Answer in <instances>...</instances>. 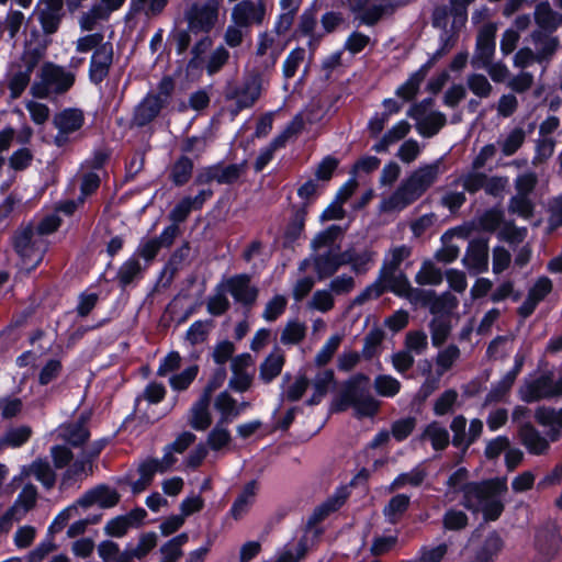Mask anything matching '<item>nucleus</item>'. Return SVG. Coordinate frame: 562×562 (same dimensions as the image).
Returning a JSON list of instances; mask_svg holds the SVG:
<instances>
[{"label":"nucleus","instance_id":"6ab92c4d","mask_svg":"<svg viewBox=\"0 0 562 562\" xmlns=\"http://www.w3.org/2000/svg\"><path fill=\"white\" fill-rule=\"evenodd\" d=\"M113 59L111 43L100 45L93 53L90 61V78L93 82H101L108 75Z\"/></svg>","mask_w":562,"mask_h":562},{"label":"nucleus","instance_id":"39448f33","mask_svg":"<svg viewBox=\"0 0 562 562\" xmlns=\"http://www.w3.org/2000/svg\"><path fill=\"white\" fill-rule=\"evenodd\" d=\"M411 283L403 273H384L379 281L367 286L359 295L353 299V304L361 305L369 300L379 297L385 290L392 291L394 294L405 297Z\"/></svg>","mask_w":562,"mask_h":562},{"label":"nucleus","instance_id":"4d7b16f0","mask_svg":"<svg viewBox=\"0 0 562 562\" xmlns=\"http://www.w3.org/2000/svg\"><path fill=\"white\" fill-rule=\"evenodd\" d=\"M342 340V335L335 334L331 335L323 345V347L318 350L315 356V362L317 366L327 364L333 358L334 353L337 351L340 342Z\"/></svg>","mask_w":562,"mask_h":562},{"label":"nucleus","instance_id":"ea45409f","mask_svg":"<svg viewBox=\"0 0 562 562\" xmlns=\"http://www.w3.org/2000/svg\"><path fill=\"white\" fill-rule=\"evenodd\" d=\"M422 439L429 440L435 450H443L449 445V432L438 422H432L424 429Z\"/></svg>","mask_w":562,"mask_h":562},{"label":"nucleus","instance_id":"338daca9","mask_svg":"<svg viewBox=\"0 0 562 562\" xmlns=\"http://www.w3.org/2000/svg\"><path fill=\"white\" fill-rule=\"evenodd\" d=\"M192 169H193V164L189 158H187V157L180 158L175 164V166L172 168V172H171L172 181L177 186L184 184L190 179Z\"/></svg>","mask_w":562,"mask_h":562},{"label":"nucleus","instance_id":"6e6552de","mask_svg":"<svg viewBox=\"0 0 562 562\" xmlns=\"http://www.w3.org/2000/svg\"><path fill=\"white\" fill-rule=\"evenodd\" d=\"M269 80L263 71L252 69L245 78L243 86L235 92L236 109L234 114L244 109L251 108L260 98L262 90Z\"/></svg>","mask_w":562,"mask_h":562},{"label":"nucleus","instance_id":"a19ab883","mask_svg":"<svg viewBox=\"0 0 562 562\" xmlns=\"http://www.w3.org/2000/svg\"><path fill=\"white\" fill-rule=\"evenodd\" d=\"M426 473L420 468H415L407 473H402L394 479L392 483L393 488L397 490H412L422 486L425 481Z\"/></svg>","mask_w":562,"mask_h":562},{"label":"nucleus","instance_id":"473e14b6","mask_svg":"<svg viewBox=\"0 0 562 562\" xmlns=\"http://www.w3.org/2000/svg\"><path fill=\"white\" fill-rule=\"evenodd\" d=\"M214 408L221 415L220 423H229L240 415V406L227 392H221L215 397Z\"/></svg>","mask_w":562,"mask_h":562},{"label":"nucleus","instance_id":"a18cd8bd","mask_svg":"<svg viewBox=\"0 0 562 562\" xmlns=\"http://www.w3.org/2000/svg\"><path fill=\"white\" fill-rule=\"evenodd\" d=\"M306 334V326L299 321H290L282 329L280 340L283 345H296L301 342Z\"/></svg>","mask_w":562,"mask_h":562},{"label":"nucleus","instance_id":"f03ea898","mask_svg":"<svg viewBox=\"0 0 562 562\" xmlns=\"http://www.w3.org/2000/svg\"><path fill=\"white\" fill-rule=\"evenodd\" d=\"M75 82V75L63 67L46 63L41 68L40 80L31 87V93L36 98H46L50 91L65 92Z\"/></svg>","mask_w":562,"mask_h":562},{"label":"nucleus","instance_id":"4c0bfd02","mask_svg":"<svg viewBox=\"0 0 562 562\" xmlns=\"http://www.w3.org/2000/svg\"><path fill=\"white\" fill-rule=\"evenodd\" d=\"M161 461L151 460L142 464L138 469V479L131 483L134 492H142L149 487L153 475L156 471L166 469Z\"/></svg>","mask_w":562,"mask_h":562},{"label":"nucleus","instance_id":"79ce46f5","mask_svg":"<svg viewBox=\"0 0 562 562\" xmlns=\"http://www.w3.org/2000/svg\"><path fill=\"white\" fill-rule=\"evenodd\" d=\"M427 69L428 67L424 66L414 72L402 86L397 88L396 94L404 100L413 99L426 77Z\"/></svg>","mask_w":562,"mask_h":562},{"label":"nucleus","instance_id":"e433bc0d","mask_svg":"<svg viewBox=\"0 0 562 562\" xmlns=\"http://www.w3.org/2000/svg\"><path fill=\"white\" fill-rule=\"evenodd\" d=\"M210 400L201 396V398L192 406L190 411V425L195 430H205L212 423L209 412Z\"/></svg>","mask_w":562,"mask_h":562},{"label":"nucleus","instance_id":"c9c22d12","mask_svg":"<svg viewBox=\"0 0 562 562\" xmlns=\"http://www.w3.org/2000/svg\"><path fill=\"white\" fill-rule=\"evenodd\" d=\"M283 364V352L279 348L273 349L260 366V378L266 382L272 381L280 374Z\"/></svg>","mask_w":562,"mask_h":562},{"label":"nucleus","instance_id":"5701e85b","mask_svg":"<svg viewBox=\"0 0 562 562\" xmlns=\"http://www.w3.org/2000/svg\"><path fill=\"white\" fill-rule=\"evenodd\" d=\"M504 540L498 531H490L482 543L474 550L471 560L475 562H495L504 548Z\"/></svg>","mask_w":562,"mask_h":562},{"label":"nucleus","instance_id":"2f4dec72","mask_svg":"<svg viewBox=\"0 0 562 562\" xmlns=\"http://www.w3.org/2000/svg\"><path fill=\"white\" fill-rule=\"evenodd\" d=\"M348 257L344 252L328 250L327 254H321L314 258V267L319 279L334 274L340 266L346 265Z\"/></svg>","mask_w":562,"mask_h":562},{"label":"nucleus","instance_id":"69168bd1","mask_svg":"<svg viewBox=\"0 0 562 562\" xmlns=\"http://www.w3.org/2000/svg\"><path fill=\"white\" fill-rule=\"evenodd\" d=\"M449 322L442 317H436L430 324L431 342L435 347L441 346L450 334Z\"/></svg>","mask_w":562,"mask_h":562},{"label":"nucleus","instance_id":"bf43d9fd","mask_svg":"<svg viewBox=\"0 0 562 562\" xmlns=\"http://www.w3.org/2000/svg\"><path fill=\"white\" fill-rule=\"evenodd\" d=\"M79 504L77 501L60 510L50 525L47 528V536L54 537L55 533L59 532L64 529V527L68 524L69 519L74 516V514L78 513Z\"/></svg>","mask_w":562,"mask_h":562},{"label":"nucleus","instance_id":"8fccbe9b","mask_svg":"<svg viewBox=\"0 0 562 562\" xmlns=\"http://www.w3.org/2000/svg\"><path fill=\"white\" fill-rule=\"evenodd\" d=\"M468 516L461 509L449 508L442 517L443 529L449 531H460L468 526Z\"/></svg>","mask_w":562,"mask_h":562},{"label":"nucleus","instance_id":"de8ad7c7","mask_svg":"<svg viewBox=\"0 0 562 562\" xmlns=\"http://www.w3.org/2000/svg\"><path fill=\"white\" fill-rule=\"evenodd\" d=\"M375 392L385 397H393L401 391V382L392 375L380 374L374 379Z\"/></svg>","mask_w":562,"mask_h":562},{"label":"nucleus","instance_id":"ddd939ff","mask_svg":"<svg viewBox=\"0 0 562 562\" xmlns=\"http://www.w3.org/2000/svg\"><path fill=\"white\" fill-rule=\"evenodd\" d=\"M561 543L562 537L555 524L546 522L536 529L535 547L546 559L551 560L559 552Z\"/></svg>","mask_w":562,"mask_h":562},{"label":"nucleus","instance_id":"c85d7f7f","mask_svg":"<svg viewBox=\"0 0 562 562\" xmlns=\"http://www.w3.org/2000/svg\"><path fill=\"white\" fill-rule=\"evenodd\" d=\"M344 400L351 405L360 416H371L375 414L379 408V403L375 398L359 393L358 389L352 385L345 392Z\"/></svg>","mask_w":562,"mask_h":562},{"label":"nucleus","instance_id":"9b49d317","mask_svg":"<svg viewBox=\"0 0 562 562\" xmlns=\"http://www.w3.org/2000/svg\"><path fill=\"white\" fill-rule=\"evenodd\" d=\"M30 476H34L46 490L52 488L56 480L48 462L36 460L29 468H23L21 474L13 479L12 488H22L23 492H35L34 487L29 486Z\"/></svg>","mask_w":562,"mask_h":562},{"label":"nucleus","instance_id":"7ed1b4c3","mask_svg":"<svg viewBox=\"0 0 562 562\" xmlns=\"http://www.w3.org/2000/svg\"><path fill=\"white\" fill-rule=\"evenodd\" d=\"M44 47L27 46L21 57L20 64L14 67L9 78V90L12 99L19 98L29 86L35 67L44 56Z\"/></svg>","mask_w":562,"mask_h":562},{"label":"nucleus","instance_id":"bb28decb","mask_svg":"<svg viewBox=\"0 0 562 562\" xmlns=\"http://www.w3.org/2000/svg\"><path fill=\"white\" fill-rule=\"evenodd\" d=\"M463 263L475 272L487 270L488 245L485 240H473L463 258Z\"/></svg>","mask_w":562,"mask_h":562},{"label":"nucleus","instance_id":"393cba45","mask_svg":"<svg viewBox=\"0 0 562 562\" xmlns=\"http://www.w3.org/2000/svg\"><path fill=\"white\" fill-rule=\"evenodd\" d=\"M552 396H557L553 381L547 375L541 376L520 389V397L525 402H535Z\"/></svg>","mask_w":562,"mask_h":562},{"label":"nucleus","instance_id":"864d4df0","mask_svg":"<svg viewBox=\"0 0 562 562\" xmlns=\"http://www.w3.org/2000/svg\"><path fill=\"white\" fill-rule=\"evenodd\" d=\"M467 85L470 91L481 99L488 98L493 91L492 85L482 74H472L468 76Z\"/></svg>","mask_w":562,"mask_h":562},{"label":"nucleus","instance_id":"58836bf2","mask_svg":"<svg viewBox=\"0 0 562 562\" xmlns=\"http://www.w3.org/2000/svg\"><path fill=\"white\" fill-rule=\"evenodd\" d=\"M121 494H82L77 504L83 509L98 505L99 509H108L119 504Z\"/></svg>","mask_w":562,"mask_h":562},{"label":"nucleus","instance_id":"5fc2aeb1","mask_svg":"<svg viewBox=\"0 0 562 562\" xmlns=\"http://www.w3.org/2000/svg\"><path fill=\"white\" fill-rule=\"evenodd\" d=\"M333 382V371L325 370L319 372L313 381L315 393L310 400V404H317L321 401V398L327 393Z\"/></svg>","mask_w":562,"mask_h":562},{"label":"nucleus","instance_id":"412c9836","mask_svg":"<svg viewBox=\"0 0 562 562\" xmlns=\"http://www.w3.org/2000/svg\"><path fill=\"white\" fill-rule=\"evenodd\" d=\"M225 288L237 302L245 305L254 304L258 296V289L250 284L249 278L245 274L228 279Z\"/></svg>","mask_w":562,"mask_h":562},{"label":"nucleus","instance_id":"20e7f679","mask_svg":"<svg viewBox=\"0 0 562 562\" xmlns=\"http://www.w3.org/2000/svg\"><path fill=\"white\" fill-rule=\"evenodd\" d=\"M14 247L22 259L23 268L26 270L35 268L42 261L46 250L44 238L30 227L16 233Z\"/></svg>","mask_w":562,"mask_h":562},{"label":"nucleus","instance_id":"9d476101","mask_svg":"<svg viewBox=\"0 0 562 562\" xmlns=\"http://www.w3.org/2000/svg\"><path fill=\"white\" fill-rule=\"evenodd\" d=\"M85 123V115L78 109H65L54 115L53 124L57 130L54 143L58 147L65 146L70 142L71 135L79 131Z\"/></svg>","mask_w":562,"mask_h":562},{"label":"nucleus","instance_id":"423d86ee","mask_svg":"<svg viewBox=\"0 0 562 562\" xmlns=\"http://www.w3.org/2000/svg\"><path fill=\"white\" fill-rule=\"evenodd\" d=\"M432 104V100H425L413 105L408 111V116L416 121L417 132L424 137H432L447 122L443 113L430 110Z\"/></svg>","mask_w":562,"mask_h":562},{"label":"nucleus","instance_id":"4be33fe9","mask_svg":"<svg viewBox=\"0 0 562 562\" xmlns=\"http://www.w3.org/2000/svg\"><path fill=\"white\" fill-rule=\"evenodd\" d=\"M460 358V349L456 345H449L445 349L438 352L435 363H436V374L438 378L443 375L447 371H449L453 364ZM438 380L436 381H427L423 389L426 390L427 394L431 393L438 387Z\"/></svg>","mask_w":562,"mask_h":562},{"label":"nucleus","instance_id":"f257e3e1","mask_svg":"<svg viewBox=\"0 0 562 562\" xmlns=\"http://www.w3.org/2000/svg\"><path fill=\"white\" fill-rule=\"evenodd\" d=\"M443 170L442 159L420 166L403 180L392 194L381 200L380 212L396 213L405 210L438 180Z\"/></svg>","mask_w":562,"mask_h":562},{"label":"nucleus","instance_id":"0e129e2a","mask_svg":"<svg viewBox=\"0 0 562 562\" xmlns=\"http://www.w3.org/2000/svg\"><path fill=\"white\" fill-rule=\"evenodd\" d=\"M304 59H305V49L304 48L297 47V48L293 49L288 55V57L285 58V60L282 65L283 76L286 79L292 78L296 74L300 65L304 61Z\"/></svg>","mask_w":562,"mask_h":562},{"label":"nucleus","instance_id":"052dcab7","mask_svg":"<svg viewBox=\"0 0 562 562\" xmlns=\"http://www.w3.org/2000/svg\"><path fill=\"white\" fill-rule=\"evenodd\" d=\"M526 134L522 128H514L503 140L499 142L502 151L505 156L515 154L522 145Z\"/></svg>","mask_w":562,"mask_h":562},{"label":"nucleus","instance_id":"2eb2a0df","mask_svg":"<svg viewBox=\"0 0 562 562\" xmlns=\"http://www.w3.org/2000/svg\"><path fill=\"white\" fill-rule=\"evenodd\" d=\"M350 494H331L323 503L317 505L306 520V531H312L319 536L323 533L322 528H315L318 524L323 522L329 515L339 510L347 502Z\"/></svg>","mask_w":562,"mask_h":562},{"label":"nucleus","instance_id":"1a4fd4ad","mask_svg":"<svg viewBox=\"0 0 562 562\" xmlns=\"http://www.w3.org/2000/svg\"><path fill=\"white\" fill-rule=\"evenodd\" d=\"M501 494H462L461 504L473 514L481 513L484 521L496 520L504 510Z\"/></svg>","mask_w":562,"mask_h":562},{"label":"nucleus","instance_id":"680f3d73","mask_svg":"<svg viewBox=\"0 0 562 562\" xmlns=\"http://www.w3.org/2000/svg\"><path fill=\"white\" fill-rule=\"evenodd\" d=\"M226 423H217L209 435L207 443L213 450H220L231 441V432L225 426Z\"/></svg>","mask_w":562,"mask_h":562},{"label":"nucleus","instance_id":"72a5a7b5","mask_svg":"<svg viewBox=\"0 0 562 562\" xmlns=\"http://www.w3.org/2000/svg\"><path fill=\"white\" fill-rule=\"evenodd\" d=\"M392 10L386 1L372 2L357 10V19L366 25L375 24L385 13Z\"/></svg>","mask_w":562,"mask_h":562},{"label":"nucleus","instance_id":"f8f14e48","mask_svg":"<svg viewBox=\"0 0 562 562\" xmlns=\"http://www.w3.org/2000/svg\"><path fill=\"white\" fill-rule=\"evenodd\" d=\"M263 0H243L232 9V22L240 26L260 25L266 16Z\"/></svg>","mask_w":562,"mask_h":562},{"label":"nucleus","instance_id":"0eeeda50","mask_svg":"<svg viewBox=\"0 0 562 562\" xmlns=\"http://www.w3.org/2000/svg\"><path fill=\"white\" fill-rule=\"evenodd\" d=\"M221 0H200L187 13L192 32H210L218 20Z\"/></svg>","mask_w":562,"mask_h":562},{"label":"nucleus","instance_id":"f704fd0d","mask_svg":"<svg viewBox=\"0 0 562 562\" xmlns=\"http://www.w3.org/2000/svg\"><path fill=\"white\" fill-rule=\"evenodd\" d=\"M520 437L522 443L531 453L541 454L546 452L549 447L547 439L529 424L520 428Z\"/></svg>","mask_w":562,"mask_h":562},{"label":"nucleus","instance_id":"4468645a","mask_svg":"<svg viewBox=\"0 0 562 562\" xmlns=\"http://www.w3.org/2000/svg\"><path fill=\"white\" fill-rule=\"evenodd\" d=\"M448 487L452 490H464V492H505L507 483L505 479H494L482 484L468 483V472L464 469L457 470L448 479Z\"/></svg>","mask_w":562,"mask_h":562},{"label":"nucleus","instance_id":"09e8293b","mask_svg":"<svg viewBox=\"0 0 562 562\" xmlns=\"http://www.w3.org/2000/svg\"><path fill=\"white\" fill-rule=\"evenodd\" d=\"M60 437L71 443L72 446H79L85 442L89 432L83 426L82 423L69 424L67 426L60 427Z\"/></svg>","mask_w":562,"mask_h":562},{"label":"nucleus","instance_id":"cd10ccee","mask_svg":"<svg viewBox=\"0 0 562 562\" xmlns=\"http://www.w3.org/2000/svg\"><path fill=\"white\" fill-rule=\"evenodd\" d=\"M533 19L539 31L553 32L562 25L560 12L554 11L549 1H540L536 4Z\"/></svg>","mask_w":562,"mask_h":562},{"label":"nucleus","instance_id":"aec40b11","mask_svg":"<svg viewBox=\"0 0 562 562\" xmlns=\"http://www.w3.org/2000/svg\"><path fill=\"white\" fill-rule=\"evenodd\" d=\"M496 26L494 24L485 25L479 36L476 44V53L473 60L477 67H486L492 60L495 50Z\"/></svg>","mask_w":562,"mask_h":562},{"label":"nucleus","instance_id":"774afa93","mask_svg":"<svg viewBox=\"0 0 562 562\" xmlns=\"http://www.w3.org/2000/svg\"><path fill=\"white\" fill-rule=\"evenodd\" d=\"M448 552V544L442 542L436 547H422L418 551V562H441Z\"/></svg>","mask_w":562,"mask_h":562},{"label":"nucleus","instance_id":"c756f323","mask_svg":"<svg viewBox=\"0 0 562 562\" xmlns=\"http://www.w3.org/2000/svg\"><path fill=\"white\" fill-rule=\"evenodd\" d=\"M532 43L536 45V53L539 64H548L560 46L557 36L544 34L542 31H533L530 34Z\"/></svg>","mask_w":562,"mask_h":562},{"label":"nucleus","instance_id":"a211bd4d","mask_svg":"<svg viewBox=\"0 0 562 562\" xmlns=\"http://www.w3.org/2000/svg\"><path fill=\"white\" fill-rule=\"evenodd\" d=\"M243 172V166L229 165V166H211L202 169L196 178V183H209L216 181L218 183H232L236 181Z\"/></svg>","mask_w":562,"mask_h":562},{"label":"nucleus","instance_id":"dca6fc26","mask_svg":"<svg viewBox=\"0 0 562 562\" xmlns=\"http://www.w3.org/2000/svg\"><path fill=\"white\" fill-rule=\"evenodd\" d=\"M63 0H41L37 15L45 34L57 32L63 16Z\"/></svg>","mask_w":562,"mask_h":562},{"label":"nucleus","instance_id":"a878e982","mask_svg":"<svg viewBox=\"0 0 562 562\" xmlns=\"http://www.w3.org/2000/svg\"><path fill=\"white\" fill-rule=\"evenodd\" d=\"M166 100L157 95H147L135 109L133 123L137 126H145L150 123L160 112Z\"/></svg>","mask_w":562,"mask_h":562},{"label":"nucleus","instance_id":"3c124183","mask_svg":"<svg viewBox=\"0 0 562 562\" xmlns=\"http://www.w3.org/2000/svg\"><path fill=\"white\" fill-rule=\"evenodd\" d=\"M195 439V436L192 432L184 431L179 435L176 440L167 448L166 454L164 456L161 463L165 467L169 468L172 465L175 460L171 458V451L181 453L183 452Z\"/></svg>","mask_w":562,"mask_h":562},{"label":"nucleus","instance_id":"603ef678","mask_svg":"<svg viewBox=\"0 0 562 562\" xmlns=\"http://www.w3.org/2000/svg\"><path fill=\"white\" fill-rule=\"evenodd\" d=\"M335 301L329 290H317L307 302V308L321 313H327L334 307Z\"/></svg>","mask_w":562,"mask_h":562},{"label":"nucleus","instance_id":"49530a36","mask_svg":"<svg viewBox=\"0 0 562 562\" xmlns=\"http://www.w3.org/2000/svg\"><path fill=\"white\" fill-rule=\"evenodd\" d=\"M411 497L408 494H394L384 507L383 514L390 522H394L408 507Z\"/></svg>","mask_w":562,"mask_h":562},{"label":"nucleus","instance_id":"13d9d810","mask_svg":"<svg viewBox=\"0 0 562 562\" xmlns=\"http://www.w3.org/2000/svg\"><path fill=\"white\" fill-rule=\"evenodd\" d=\"M342 229L337 225H331L324 232L317 234L312 240V248L314 250H321L322 248H328L331 250V246L339 235H341Z\"/></svg>","mask_w":562,"mask_h":562},{"label":"nucleus","instance_id":"6e6d98bb","mask_svg":"<svg viewBox=\"0 0 562 562\" xmlns=\"http://www.w3.org/2000/svg\"><path fill=\"white\" fill-rule=\"evenodd\" d=\"M288 300L284 295L277 294L269 300L262 312V318L266 322L277 321L285 311Z\"/></svg>","mask_w":562,"mask_h":562},{"label":"nucleus","instance_id":"c03bdc74","mask_svg":"<svg viewBox=\"0 0 562 562\" xmlns=\"http://www.w3.org/2000/svg\"><path fill=\"white\" fill-rule=\"evenodd\" d=\"M32 430L27 426L9 429L0 439V450L4 447L16 448L25 443L31 437Z\"/></svg>","mask_w":562,"mask_h":562},{"label":"nucleus","instance_id":"7c9ffc66","mask_svg":"<svg viewBox=\"0 0 562 562\" xmlns=\"http://www.w3.org/2000/svg\"><path fill=\"white\" fill-rule=\"evenodd\" d=\"M535 417L541 426L548 428L547 436L550 440L555 441L562 429V408L539 407Z\"/></svg>","mask_w":562,"mask_h":562},{"label":"nucleus","instance_id":"37998d69","mask_svg":"<svg viewBox=\"0 0 562 562\" xmlns=\"http://www.w3.org/2000/svg\"><path fill=\"white\" fill-rule=\"evenodd\" d=\"M419 285H438L442 282V273L431 261H424L415 276Z\"/></svg>","mask_w":562,"mask_h":562},{"label":"nucleus","instance_id":"b1692460","mask_svg":"<svg viewBox=\"0 0 562 562\" xmlns=\"http://www.w3.org/2000/svg\"><path fill=\"white\" fill-rule=\"evenodd\" d=\"M213 192L210 189L201 190L195 196H186L179 201L175 209L170 212V220L173 223L183 222L192 210H199L203 206L206 200L212 196Z\"/></svg>","mask_w":562,"mask_h":562},{"label":"nucleus","instance_id":"f3484780","mask_svg":"<svg viewBox=\"0 0 562 562\" xmlns=\"http://www.w3.org/2000/svg\"><path fill=\"white\" fill-rule=\"evenodd\" d=\"M279 54L280 52L274 47V37L268 33L260 34L254 58V69L263 72L272 69Z\"/></svg>","mask_w":562,"mask_h":562},{"label":"nucleus","instance_id":"e2e57ef3","mask_svg":"<svg viewBox=\"0 0 562 562\" xmlns=\"http://www.w3.org/2000/svg\"><path fill=\"white\" fill-rule=\"evenodd\" d=\"M198 366H191L184 369L179 374H175L170 378L169 383L173 391H183L194 381L198 375Z\"/></svg>","mask_w":562,"mask_h":562}]
</instances>
